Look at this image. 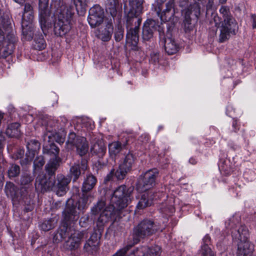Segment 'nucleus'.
Instances as JSON below:
<instances>
[{
    "label": "nucleus",
    "mask_w": 256,
    "mask_h": 256,
    "mask_svg": "<svg viewBox=\"0 0 256 256\" xmlns=\"http://www.w3.org/2000/svg\"><path fill=\"white\" fill-rule=\"evenodd\" d=\"M219 12L221 17L218 16L216 14H212V16L216 27L222 24L218 42L222 43L228 40L231 34L235 35L236 34L238 24L228 6H222L219 10Z\"/></svg>",
    "instance_id": "obj_1"
},
{
    "label": "nucleus",
    "mask_w": 256,
    "mask_h": 256,
    "mask_svg": "<svg viewBox=\"0 0 256 256\" xmlns=\"http://www.w3.org/2000/svg\"><path fill=\"white\" fill-rule=\"evenodd\" d=\"M120 210L114 204L106 206L104 201L100 200L91 208V214L94 216L100 214L97 223L98 225L101 226L110 220H116L120 218Z\"/></svg>",
    "instance_id": "obj_2"
},
{
    "label": "nucleus",
    "mask_w": 256,
    "mask_h": 256,
    "mask_svg": "<svg viewBox=\"0 0 256 256\" xmlns=\"http://www.w3.org/2000/svg\"><path fill=\"white\" fill-rule=\"evenodd\" d=\"M232 236L233 239L240 240L238 244V256H251L254 246L247 240L248 232L246 228L241 226L237 230H232Z\"/></svg>",
    "instance_id": "obj_3"
},
{
    "label": "nucleus",
    "mask_w": 256,
    "mask_h": 256,
    "mask_svg": "<svg viewBox=\"0 0 256 256\" xmlns=\"http://www.w3.org/2000/svg\"><path fill=\"white\" fill-rule=\"evenodd\" d=\"M159 230V226L152 220H144L136 226L133 230L134 242L137 244L141 239L148 238Z\"/></svg>",
    "instance_id": "obj_4"
},
{
    "label": "nucleus",
    "mask_w": 256,
    "mask_h": 256,
    "mask_svg": "<svg viewBox=\"0 0 256 256\" xmlns=\"http://www.w3.org/2000/svg\"><path fill=\"white\" fill-rule=\"evenodd\" d=\"M132 188H127L125 185H121L114 191L111 198V202L118 208H124L132 200Z\"/></svg>",
    "instance_id": "obj_5"
},
{
    "label": "nucleus",
    "mask_w": 256,
    "mask_h": 256,
    "mask_svg": "<svg viewBox=\"0 0 256 256\" xmlns=\"http://www.w3.org/2000/svg\"><path fill=\"white\" fill-rule=\"evenodd\" d=\"M142 18L127 17L126 20V42L133 46H136L139 40V28Z\"/></svg>",
    "instance_id": "obj_6"
},
{
    "label": "nucleus",
    "mask_w": 256,
    "mask_h": 256,
    "mask_svg": "<svg viewBox=\"0 0 256 256\" xmlns=\"http://www.w3.org/2000/svg\"><path fill=\"white\" fill-rule=\"evenodd\" d=\"M51 7L56 9V19L72 23L75 11L73 6L66 4L60 0H52Z\"/></svg>",
    "instance_id": "obj_7"
},
{
    "label": "nucleus",
    "mask_w": 256,
    "mask_h": 256,
    "mask_svg": "<svg viewBox=\"0 0 256 256\" xmlns=\"http://www.w3.org/2000/svg\"><path fill=\"white\" fill-rule=\"evenodd\" d=\"M17 41L16 33L0 35V58H6L11 55Z\"/></svg>",
    "instance_id": "obj_8"
},
{
    "label": "nucleus",
    "mask_w": 256,
    "mask_h": 256,
    "mask_svg": "<svg viewBox=\"0 0 256 256\" xmlns=\"http://www.w3.org/2000/svg\"><path fill=\"white\" fill-rule=\"evenodd\" d=\"M158 174L156 169L150 170L146 172L139 179L137 188L140 192H144L152 188Z\"/></svg>",
    "instance_id": "obj_9"
},
{
    "label": "nucleus",
    "mask_w": 256,
    "mask_h": 256,
    "mask_svg": "<svg viewBox=\"0 0 256 256\" xmlns=\"http://www.w3.org/2000/svg\"><path fill=\"white\" fill-rule=\"evenodd\" d=\"M104 12L99 5L96 4L89 10L88 20L92 28L100 25L104 22Z\"/></svg>",
    "instance_id": "obj_10"
},
{
    "label": "nucleus",
    "mask_w": 256,
    "mask_h": 256,
    "mask_svg": "<svg viewBox=\"0 0 256 256\" xmlns=\"http://www.w3.org/2000/svg\"><path fill=\"white\" fill-rule=\"evenodd\" d=\"M71 181L69 176H65L62 174H58L54 182L52 190L58 196H64L68 190V184Z\"/></svg>",
    "instance_id": "obj_11"
},
{
    "label": "nucleus",
    "mask_w": 256,
    "mask_h": 256,
    "mask_svg": "<svg viewBox=\"0 0 256 256\" xmlns=\"http://www.w3.org/2000/svg\"><path fill=\"white\" fill-rule=\"evenodd\" d=\"M170 33L164 34V32L160 33V43L164 45L166 52L168 55L174 54L178 50L179 46L174 39L170 37Z\"/></svg>",
    "instance_id": "obj_12"
},
{
    "label": "nucleus",
    "mask_w": 256,
    "mask_h": 256,
    "mask_svg": "<svg viewBox=\"0 0 256 256\" xmlns=\"http://www.w3.org/2000/svg\"><path fill=\"white\" fill-rule=\"evenodd\" d=\"M54 180L52 176L48 178L46 174H39L36 178L35 188L36 191L44 192L50 190H52Z\"/></svg>",
    "instance_id": "obj_13"
},
{
    "label": "nucleus",
    "mask_w": 256,
    "mask_h": 256,
    "mask_svg": "<svg viewBox=\"0 0 256 256\" xmlns=\"http://www.w3.org/2000/svg\"><path fill=\"white\" fill-rule=\"evenodd\" d=\"M42 124L46 126V130L48 131L46 134H44L43 138L44 141L48 140L50 142L52 132L56 131H58L56 129V123H57L56 120L54 119L52 116H44L42 118Z\"/></svg>",
    "instance_id": "obj_14"
},
{
    "label": "nucleus",
    "mask_w": 256,
    "mask_h": 256,
    "mask_svg": "<svg viewBox=\"0 0 256 256\" xmlns=\"http://www.w3.org/2000/svg\"><path fill=\"white\" fill-rule=\"evenodd\" d=\"M160 248L158 246L150 247L142 246L137 248L133 252L134 256H159Z\"/></svg>",
    "instance_id": "obj_15"
},
{
    "label": "nucleus",
    "mask_w": 256,
    "mask_h": 256,
    "mask_svg": "<svg viewBox=\"0 0 256 256\" xmlns=\"http://www.w3.org/2000/svg\"><path fill=\"white\" fill-rule=\"evenodd\" d=\"M16 33L12 28L11 20L8 14L0 10V35Z\"/></svg>",
    "instance_id": "obj_16"
},
{
    "label": "nucleus",
    "mask_w": 256,
    "mask_h": 256,
    "mask_svg": "<svg viewBox=\"0 0 256 256\" xmlns=\"http://www.w3.org/2000/svg\"><path fill=\"white\" fill-rule=\"evenodd\" d=\"M48 0H39V18L42 31H44V28L46 27V21L50 16Z\"/></svg>",
    "instance_id": "obj_17"
},
{
    "label": "nucleus",
    "mask_w": 256,
    "mask_h": 256,
    "mask_svg": "<svg viewBox=\"0 0 256 256\" xmlns=\"http://www.w3.org/2000/svg\"><path fill=\"white\" fill-rule=\"evenodd\" d=\"M158 22L154 20H148L144 24L142 36L144 40H150L158 26Z\"/></svg>",
    "instance_id": "obj_18"
},
{
    "label": "nucleus",
    "mask_w": 256,
    "mask_h": 256,
    "mask_svg": "<svg viewBox=\"0 0 256 256\" xmlns=\"http://www.w3.org/2000/svg\"><path fill=\"white\" fill-rule=\"evenodd\" d=\"M130 6L127 17L141 18L143 12L144 0H128Z\"/></svg>",
    "instance_id": "obj_19"
},
{
    "label": "nucleus",
    "mask_w": 256,
    "mask_h": 256,
    "mask_svg": "<svg viewBox=\"0 0 256 256\" xmlns=\"http://www.w3.org/2000/svg\"><path fill=\"white\" fill-rule=\"evenodd\" d=\"M72 23L56 19L54 25V32L56 36L62 37L71 29Z\"/></svg>",
    "instance_id": "obj_20"
},
{
    "label": "nucleus",
    "mask_w": 256,
    "mask_h": 256,
    "mask_svg": "<svg viewBox=\"0 0 256 256\" xmlns=\"http://www.w3.org/2000/svg\"><path fill=\"white\" fill-rule=\"evenodd\" d=\"M100 234L96 231L92 232L84 245V250L88 253L93 254L98 250V248Z\"/></svg>",
    "instance_id": "obj_21"
},
{
    "label": "nucleus",
    "mask_w": 256,
    "mask_h": 256,
    "mask_svg": "<svg viewBox=\"0 0 256 256\" xmlns=\"http://www.w3.org/2000/svg\"><path fill=\"white\" fill-rule=\"evenodd\" d=\"M84 233L82 232L76 230L72 232L71 235L66 242L68 248L71 250L78 248L80 245Z\"/></svg>",
    "instance_id": "obj_22"
},
{
    "label": "nucleus",
    "mask_w": 256,
    "mask_h": 256,
    "mask_svg": "<svg viewBox=\"0 0 256 256\" xmlns=\"http://www.w3.org/2000/svg\"><path fill=\"white\" fill-rule=\"evenodd\" d=\"M88 168L87 162L84 159H82L80 165L79 164L74 163L70 170V178H72L73 182H76L79 178L81 174L80 170H85Z\"/></svg>",
    "instance_id": "obj_23"
},
{
    "label": "nucleus",
    "mask_w": 256,
    "mask_h": 256,
    "mask_svg": "<svg viewBox=\"0 0 256 256\" xmlns=\"http://www.w3.org/2000/svg\"><path fill=\"white\" fill-rule=\"evenodd\" d=\"M174 0H168L166 4V8L162 10L160 16L162 21L170 20L175 14Z\"/></svg>",
    "instance_id": "obj_24"
},
{
    "label": "nucleus",
    "mask_w": 256,
    "mask_h": 256,
    "mask_svg": "<svg viewBox=\"0 0 256 256\" xmlns=\"http://www.w3.org/2000/svg\"><path fill=\"white\" fill-rule=\"evenodd\" d=\"M64 220L67 224L74 223L80 218L79 213L74 206H68L64 212Z\"/></svg>",
    "instance_id": "obj_25"
},
{
    "label": "nucleus",
    "mask_w": 256,
    "mask_h": 256,
    "mask_svg": "<svg viewBox=\"0 0 256 256\" xmlns=\"http://www.w3.org/2000/svg\"><path fill=\"white\" fill-rule=\"evenodd\" d=\"M61 160L60 156H56L49 160L45 166V170L48 176H55L56 172L60 166Z\"/></svg>",
    "instance_id": "obj_26"
},
{
    "label": "nucleus",
    "mask_w": 256,
    "mask_h": 256,
    "mask_svg": "<svg viewBox=\"0 0 256 256\" xmlns=\"http://www.w3.org/2000/svg\"><path fill=\"white\" fill-rule=\"evenodd\" d=\"M136 160V156L132 152L129 151L128 153L124 154L120 164L130 171L135 164Z\"/></svg>",
    "instance_id": "obj_27"
},
{
    "label": "nucleus",
    "mask_w": 256,
    "mask_h": 256,
    "mask_svg": "<svg viewBox=\"0 0 256 256\" xmlns=\"http://www.w3.org/2000/svg\"><path fill=\"white\" fill-rule=\"evenodd\" d=\"M130 172L129 170H127L126 168L120 164L118 168L116 170H115L114 169L111 170L110 173L107 175L106 180H110L114 176L118 180H124L128 173Z\"/></svg>",
    "instance_id": "obj_28"
},
{
    "label": "nucleus",
    "mask_w": 256,
    "mask_h": 256,
    "mask_svg": "<svg viewBox=\"0 0 256 256\" xmlns=\"http://www.w3.org/2000/svg\"><path fill=\"white\" fill-rule=\"evenodd\" d=\"M26 146L30 153H32V156H27L24 160H20V164L22 165L27 164L31 161L32 158L34 155L35 152L40 149V144L36 140H31L28 143Z\"/></svg>",
    "instance_id": "obj_29"
},
{
    "label": "nucleus",
    "mask_w": 256,
    "mask_h": 256,
    "mask_svg": "<svg viewBox=\"0 0 256 256\" xmlns=\"http://www.w3.org/2000/svg\"><path fill=\"white\" fill-rule=\"evenodd\" d=\"M96 182L97 179L95 176L91 174H86L82 188V192H88L91 190L94 187Z\"/></svg>",
    "instance_id": "obj_30"
},
{
    "label": "nucleus",
    "mask_w": 256,
    "mask_h": 256,
    "mask_svg": "<svg viewBox=\"0 0 256 256\" xmlns=\"http://www.w3.org/2000/svg\"><path fill=\"white\" fill-rule=\"evenodd\" d=\"M114 26L112 20L110 19L108 22L104 29L102 30L101 33L98 35V36L102 41L108 42L111 38Z\"/></svg>",
    "instance_id": "obj_31"
},
{
    "label": "nucleus",
    "mask_w": 256,
    "mask_h": 256,
    "mask_svg": "<svg viewBox=\"0 0 256 256\" xmlns=\"http://www.w3.org/2000/svg\"><path fill=\"white\" fill-rule=\"evenodd\" d=\"M75 230L72 228L64 225L58 230L57 232L54 235V238L58 241H62L66 238H68L71 235L72 232Z\"/></svg>",
    "instance_id": "obj_32"
},
{
    "label": "nucleus",
    "mask_w": 256,
    "mask_h": 256,
    "mask_svg": "<svg viewBox=\"0 0 256 256\" xmlns=\"http://www.w3.org/2000/svg\"><path fill=\"white\" fill-rule=\"evenodd\" d=\"M75 146L76 148L77 153L81 156H84L88 152V144L86 138L80 137L77 140Z\"/></svg>",
    "instance_id": "obj_33"
},
{
    "label": "nucleus",
    "mask_w": 256,
    "mask_h": 256,
    "mask_svg": "<svg viewBox=\"0 0 256 256\" xmlns=\"http://www.w3.org/2000/svg\"><path fill=\"white\" fill-rule=\"evenodd\" d=\"M106 150V146L102 141L96 142L90 148L91 152L97 155L99 158H102L105 155Z\"/></svg>",
    "instance_id": "obj_34"
},
{
    "label": "nucleus",
    "mask_w": 256,
    "mask_h": 256,
    "mask_svg": "<svg viewBox=\"0 0 256 256\" xmlns=\"http://www.w3.org/2000/svg\"><path fill=\"white\" fill-rule=\"evenodd\" d=\"M122 150V144L119 142H114L109 144L108 150L110 157L115 162L116 158Z\"/></svg>",
    "instance_id": "obj_35"
},
{
    "label": "nucleus",
    "mask_w": 256,
    "mask_h": 256,
    "mask_svg": "<svg viewBox=\"0 0 256 256\" xmlns=\"http://www.w3.org/2000/svg\"><path fill=\"white\" fill-rule=\"evenodd\" d=\"M20 124L18 122H13L9 124L6 130V134L10 137L17 138L19 136L20 134Z\"/></svg>",
    "instance_id": "obj_36"
},
{
    "label": "nucleus",
    "mask_w": 256,
    "mask_h": 256,
    "mask_svg": "<svg viewBox=\"0 0 256 256\" xmlns=\"http://www.w3.org/2000/svg\"><path fill=\"white\" fill-rule=\"evenodd\" d=\"M90 198L91 195L90 194H88V192H83L76 202V206L80 210L86 208L88 204L91 202L92 200H90Z\"/></svg>",
    "instance_id": "obj_37"
},
{
    "label": "nucleus",
    "mask_w": 256,
    "mask_h": 256,
    "mask_svg": "<svg viewBox=\"0 0 256 256\" xmlns=\"http://www.w3.org/2000/svg\"><path fill=\"white\" fill-rule=\"evenodd\" d=\"M42 152L44 154L54 156V158L59 156V148L53 142L48 144H45L43 146Z\"/></svg>",
    "instance_id": "obj_38"
},
{
    "label": "nucleus",
    "mask_w": 256,
    "mask_h": 256,
    "mask_svg": "<svg viewBox=\"0 0 256 256\" xmlns=\"http://www.w3.org/2000/svg\"><path fill=\"white\" fill-rule=\"evenodd\" d=\"M151 192L145 193L142 195L140 199L137 204L138 209H143L152 205L153 200L150 198Z\"/></svg>",
    "instance_id": "obj_39"
},
{
    "label": "nucleus",
    "mask_w": 256,
    "mask_h": 256,
    "mask_svg": "<svg viewBox=\"0 0 256 256\" xmlns=\"http://www.w3.org/2000/svg\"><path fill=\"white\" fill-rule=\"evenodd\" d=\"M106 11L114 18L117 14L118 0H106Z\"/></svg>",
    "instance_id": "obj_40"
},
{
    "label": "nucleus",
    "mask_w": 256,
    "mask_h": 256,
    "mask_svg": "<svg viewBox=\"0 0 256 256\" xmlns=\"http://www.w3.org/2000/svg\"><path fill=\"white\" fill-rule=\"evenodd\" d=\"M22 34L24 38L28 40H30L34 37V32L32 27V24H25L22 26Z\"/></svg>",
    "instance_id": "obj_41"
},
{
    "label": "nucleus",
    "mask_w": 256,
    "mask_h": 256,
    "mask_svg": "<svg viewBox=\"0 0 256 256\" xmlns=\"http://www.w3.org/2000/svg\"><path fill=\"white\" fill-rule=\"evenodd\" d=\"M56 222L54 218H50L44 220L40 225L41 229L47 232L54 228L56 225Z\"/></svg>",
    "instance_id": "obj_42"
},
{
    "label": "nucleus",
    "mask_w": 256,
    "mask_h": 256,
    "mask_svg": "<svg viewBox=\"0 0 256 256\" xmlns=\"http://www.w3.org/2000/svg\"><path fill=\"white\" fill-rule=\"evenodd\" d=\"M80 137V136H76V134L74 132H70L66 142L67 148L68 149H72L74 146L76 145L77 140Z\"/></svg>",
    "instance_id": "obj_43"
},
{
    "label": "nucleus",
    "mask_w": 256,
    "mask_h": 256,
    "mask_svg": "<svg viewBox=\"0 0 256 256\" xmlns=\"http://www.w3.org/2000/svg\"><path fill=\"white\" fill-rule=\"evenodd\" d=\"M34 41V46L36 49L41 50L46 47V42L42 34L36 35Z\"/></svg>",
    "instance_id": "obj_44"
},
{
    "label": "nucleus",
    "mask_w": 256,
    "mask_h": 256,
    "mask_svg": "<svg viewBox=\"0 0 256 256\" xmlns=\"http://www.w3.org/2000/svg\"><path fill=\"white\" fill-rule=\"evenodd\" d=\"M34 178V176L30 174L25 172L22 174L20 182L22 186L28 185L33 181Z\"/></svg>",
    "instance_id": "obj_45"
},
{
    "label": "nucleus",
    "mask_w": 256,
    "mask_h": 256,
    "mask_svg": "<svg viewBox=\"0 0 256 256\" xmlns=\"http://www.w3.org/2000/svg\"><path fill=\"white\" fill-rule=\"evenodd\" d=\"M20 173V167L16 164H12L8 171V176L10 178H15Z\"/></svg>",
    "instance_id": "obj_46"
},
{
    "label": "nucleus",
    "mask_w": 256,
    "mask_h": 256,
    "mask_svg": "<svg viewBox=\"0 0 256 256\" xmlns=\"http://www.w3.org/2000/svg\"><path fill=\"white\" fill-rule=\"evenodd\" d=\"M198 254V256H215V253L206 245H202Z\"/></svg>",
    "instance_id": "obj_47"
},
{
    "label": "nucleus",
    "mask_w": 256,
    "mask_h": 256,
    "mask_svg": "<svg viewBox=\"0 0 256 256\" xmlns=\"http://www.w3.org/2000/svg\"><path fill=\"white\" fill-rule=\"evenodd\" d=\"M61 132H57V131L52 132V136L54 140L58 143L63 144L65 140L66 132L64 130H60Z\"/></svg>",
    "instance_id": "obj_48"
},
{
    "label": "nucleus",
    "mask_w": 256,
    "mask_h": 256,
    "mask_svg": "<svg viewBox=\"0 0 256 256\" xmlns=\"http://www.w3.org/2000/svg\"><path fill=\"white\" fill-rule=\"evenodd\" d=\"M34 16V12L24 13L22 16V26H24L25 24H32Z\"/></svg>",
    "instance_id": "obj_49"
},
{
    "label": "nucleus",
    "mask_w": 256,
    "mask_h": 256,
    "mask_svg": "<svg viewBox=\"0 0 256 256\" xmlns=\"http://www.w3.org/2000/svg\"><path fill=\"white\" fill-rule=\"evenodd\" d=\"M45 164L44 157L42 156H37L34 162V170H40Z\"/></svg>",
    "instance_id": "obj_50"
},
{
    "label": "nucleus",
    "mask_w": 256,
    "mask_h": 256,
    "mask_svg": "<svg viewBox=\"0 0 256 256\" xmlns=\"http://www.w3.org/2000/svg\"><path fill=\"white\" fill-rule=\"evenodd\" d=\"M191 22L192 19L190 17V14H188V12H186L183 22L186 32L190 31L192 30L193 25L192 24Z\"/></svg>",
    "instance_id": "obj_51"
},
{
    "label": "nucleus",
    "mask_w": 256,
    "mask_h": 256,
    "mask_svg": "<svg viewBox=\"0 0 256 256\" xmlns=\"http://www.w3.org/2000/svg\"><path fill=\"white\" fill-rule=\"evenodd\" d=\"M188 14L194 12L196 17H198L200 12V5L199 2H195L191 4L188 9Z\"/></svg>",
    "instance_id": "obj_52"
},
{
    "label": "nucleus",
    "mask_w": 256,
    "mask_h": 256,
    "mask_svg": "<svg viewBox=\"0 0 256 256\" xmlns=\"http://www.w3.org/2000/svg\"><path fill=\"white\" fill-rule=\"evenodd\" d=\"M124 36V28L121 26H118L114 32V39L116 42H120Z\"/></svg>",
    "instance_id": "obj_53"
},
{
    "label": "nucleus",
    "mask_w": 256,
    "mask_h": 256,
    "mask_svg": "<svg viewBox=\"0 0 256 256\" xmlns=\"http://www.w3.org/2000/svg\"><path fill=\"white\" fill-rule=\"evenodd\" d=\"M15 189L14 184L12 183H10L6 186V194L8 195L10 194L12 196L15 194Z\"/></svg>",
    "instance_id": "obj_54"
},
{
    "label": "nucleus",
    "mask_w": 256,
    "mask_h": 256,
    "mask_svg": "<svg viewBox=\"0 0 256 256\" xmlns=\"http://www.w3.org/2000/svg\"><path fill=\"white\" fill-rule=\"evenodd\" d=\"M60 122V126H56V129L58 130H64V127L68 122V120L66 118L61 117Z\"/></svg>",
    "instance_id": "obj_55"
},
{
    "label": "nucleus",
    "mask_w": 256,
    "mask_h": 256,
    "mask_svg": "<svg viewBox=\"0 0 256 256\" xmlns=\"http://www.w3.org/2000/svg\"><path fill=\"white\" fill-rule=\"evenodd\" d=\"M76 9L79 6L82 8H84L87 4L88 0H73Z\"/></svg>",
    "instance_id": "obj_56"
},
{
    "label": "nucleus",
    "mask_w": 256,
    "mask_h": 256,
    "mask_svg": "<svg viewBox=\"0 0 256 256\" xmlns=\"http://www.w3.org/2000/svg\"><path fill=\"white\" fill-rule=\"evenodd\" d=\"M132 246L131 245H127L126 247L118 252L113 256H124L126 252Z\"/></svg>",
    "instance_id": "obj_57"
},
{
    "label": "nucleus",
    "mask_w": 256,
    "mask_h": 256,
    "mask_svg": "<svg viewBox=\"0 0 256 256\" xmlns=\"http://www.w3.org/2000/svg\"><path fill=\"white\" fill-rule=\"evenodd\" d=\"M151 61L154 64L158 63L160 58V54L158 52H154L150 54Z\"/></svg>",
    "instance_id": "obj_58"
},
{
    "label": "nucleus",
    "mask_w": 256,
    "mask_h": 256,
    "mask_svg": "<svg viewBox=\"0 0 256 256\" xmlns=\"http://www.w3.org/2000/svg\"><path fill=\"white\" fill-rule=\"evenodd\" d=\"M166 1V0H157V14L158 16H160L162 9V4Z\"/></svg>",
    "instance_id": "obj_59"
},
{
    "label": "nucleus",
    "mask_w": 256,
    "mask_h": 256,
    "mask_svg": "<svg viewBox=\"0 0 256 256\" xmlns=\"http://www.w3.org/2000/svg\"><path fill=\"white\" fill-rule=\"evenodd\" d=\"M240 129V127L238 124L236 120H233L232 124V128L230 130L231 132H236Z\"/></svg>",
    "instance_id": "obj_60"
},
{
    "label": "nucleus",
    "mask_w": 256,
    "mask_h": 256,
    "mask_svg": "<svg viewBox=\"0 0 256 256\" xmlns=\"http://www.w3.org/2000/svg\"><path fill=\"white\" fill-rule=\"evenodd\" d=\"M33 12V8L32 6L28 3H26L24 5V13Z\"/></svg>",
    "instance_id": "obj_61"
},
{
    "label": "nucleus",
    "mask_w": 256,
    "mask_h": 256,
    "mask_svg": "<svg viewBox=\"0 0 256 256\" xmlns=\"http://www.w3.org/2000/svg\"><path fill=\"white\" fill-rule=\"evenodd\" d=\"M210 244V238L208 235L206 234L204 236L202 240V245H206L209 246V245Z\"/></svg>",
    "instance_id": "obj_62"
},
{
    "label": "nucleus",
    "mask_w": 256,
    "mask_h": 256,
    "mask_svg": "<svg viewBox=\"0 0 256 256\" xmlns=\"http://www.w3.org/2000/svg\"><path fill=\"white\" fill-rule=\"evenodd\" d=\"M88 216H84L80 218V224L81 226H84V224L88 221Z\"/></svg>",
    "instance_id": "obj_63"
},
{
    "label": "nucleus",
    "mask_w": 256,
    "mask_h": 256,
    "mask_svg": "<svg viewBox=\"0 0 256 256\" xmlns=\"http://www.w3.org/2000/svg\"><path fill=\"white\" fill-rule=\"evenodd\" d=\"M252 27L256 29V14L252 15Z\"/></svg>",
    "instance_id": "obj_64"
}]
</instances>
